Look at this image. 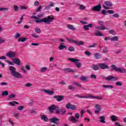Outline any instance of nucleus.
Returning <instances> with one entry per match:
<instances>
[{"label":"nucleus","mask_w":126,"mask_h":126,"mask_svg":"<svg viewBox=\"0 0 126 126\" xmlns=\"http://www.w3.org/2000/svg\"><path fill=\"white\" fill-rule=\"evenodd\" d=\"M53 20H55V17L53 15L48 16L47 17L44 18L42 19L35 20L36 23H46V24H51V22H53Z\"/></svg>","instance_id":"f257e3e1"},{"label":"nucleus","mask_w":126,"mask_h":126,"mask_svg":"<svg viewBox=\"0 0 126 126\" xmlns=\"http://www.w3.org/2000/svg\"><path fill=\"white\" fill-rule=\"evenodd\" d=\"M9 69L11 71V75L15 78H22L23 77L21 73L16 71V68L14 66H9Z\"/></svg>","instance_id":"f03ea898"},{"label":"nucleus","mask_w":126,"mask_h":126,"mask_svg":"<svg viewBox=\"0 0 126 126\" xmlns=\"http://www.w3.org/2000/svg\"><path fill=\"white\" fill-rule=\"evenodd\" d=\"M75 97H78V98H85V99H90V98H92V99H96V100H103V97L102 96H95L92 95H90L87 96H83L80 95L76 94L74 95Z\"/></svg>","instance_id":"7ed1b4c3"},{"label":"nucleus","mask_w":126,"mask_h":126,"mask_svg":"<svg viewBox=\"0 0 126 126\" xmlns=\"http://www.w3.org/2000/svg\"><path fill=\"white\" fill-rule=\"evenodd\" d=\"M68 121H70V122H71L73 124H77V123L79 122V114L76 113L75 114V117L74 116H70L68 118Z\"/></svg>","instance_id":"20e7f679"},{"label":"nucleus","mask_w":126,"mask_h":126,"mask_svg":"<svg viewBox=\"0 0 126 126\" xmlns=\"http://www.w3.org/2000/svg\"><path fill=\"white\" fill-rule=\"evenodd\" d=\"M104 5H102V7L104 9H110V7L113 6V3L110 1H105L104 2Z\"/></svg>","instance_id":"39448f33"},{"label":"nucleus","mask_w":126,"mask_h":126,"mask_svg":"<svg viewBox=\"0 0 126 126\" xmlns=\"http://www.w3.org/2000/svg\"><path fill=\"white\" fill-rule=\"evenodd\" d=\"M69 61H70V62H72V63H74L76 64L77 67L78 68H80L81 67V65H82V64L80 63H78L79 62V59H76L74 58H69L68 59Z\"/></svg>","instance_id":"423d86ee"},{"label":"nucleus","mask_w":126,"mask_h":126,"mask_svg":"<svg viewBox=\"0 0 126 126\" xmlns=\"http://www.w3.org/2000/svg\"><path fill=\"white\" fill-rule=\"evenodd\" d=\"M6 56L8 57V58H11L13 59V58H16L17 57V55H16V53L10 51L8 53H6Z\"/></svg>","instance_id":"0eeeda50"},{"label":"nucleus","mask_w":126,"mask_h":126,"mask_svg":"<svg viewBox=\"0 0 126 126\" xmlns=\"http://www.w3.org/2000/svg\"><path fill=\"white\" fill-rule=\"evenodd\" d=\"M66 109H70L71 110H74L77 109V106L74 104H71L70 103H68L66 104Z\"/></svg>","instance_id":"6e6552de"},{"label":"nucleus","mask_w":126,"mask_h":126,"mask_svg":"<svg viewBox=\"0 0 126 126\" xmlns=\"http://www.w3.org/2000/svg\"><path fill=\"white\" fill-rule=\"evenodd\" d=\"M60 119L57 117H53L50 119V123H52L53 124H55V125H59L60 124Z\"/></svg>","instance_id":"1a4fd4ad"},{"label":"nucleus","mask_w":126,"mask_h":126,"mask_svg":"<svg viewBox=\"0 0 126 126\" xmlns=\"http://www.w3.org/2000/svg\"><path fill=\"white\" fill-rule=\"evenodd\" d=\"M101 8H102V6H101V4H99L97 5L94 6L92 8V11L99 12L101 11Z\"/></svg>","instance_id":"9d476101"},{"label":"nucleus","mask_w":126,"mask_h":126,"mask_svg":"<svg viewBox=\"0 0 126 126\" xmlns=\"http://www.w3.org/2000/svg\"><path fill=\"white\" fill-rule=\"evenodd\" d=\"M119 79L118 77L114 76H108L105 78V80L107 81L112 80V81H117Z\"/></svg>","instance_id":"9b49d317"},{"label":"nucleus","mask_w":126,"mask_h":126,"mask_svg":"<svg viewBox=\"0 0 126 126\" xmlns=\"http://www.w3.org/2000/svg\"><path fill=\"white\" fill-rule=\"evenodd\" d=\"M58 108V106L53 104L48 108V110L50 113L53 114L54 113V110H56Z\"/></svg>","instance_id":"f8f14e48"},{"label":"nucleus","mask_w":126,"mask_h":126,"mask_svg":"<svg viewBox=\"0 0 126 126\" xmlns=\"http://www.w3.org/2000/svg\"><path fill=\"white\" fill-rule=\"evenodd\" d=\"M53 98L56 99L58 102H61L64 99V96L63 95H55Z\"/></svg>","instance_id":"ddd939ff"},{"label":"nucleus","mask_w":126,"mask_h":126,"mask_svg":"<svg viewBox=\"0 0 126 126\" xmlns=\"http://www.w3.org/2000/svg\"><path fill=\"white\" fill-rule=\"evenodd\" d=\"M98 65L101 69H109V65H106L104 63H98Z\"/></svg>","instance_id":"4468645a"},{"label":"nucleus","mask_w":126,"mask_h":126,"mask_svg":"<svg viewBox=\"0 0 126 126\" xmlns=\"http://www.w3.org/2000/svg\"><path fill=\"white\" fill-rule=\"evenodd\" d=\"M95 108L96 109V110L94 111L95 114H99L102 110V107L98 104H95Z\"/></svg>","instance_id":"2eb2a0df"},{"label":"nucleus","mask_w":126,"mask_h":126,"mask_svg":"<svg viewBox=\"0 0 126 126\" xmlns=\"http://www.w3.org/2000/svg\"><path fill=\"white\" fill-rule=\"evenodd\" d=\"M12 61L13 63L17 64V65H20V59L15 58L12 59Z\"/></svg>","instance_id":"dca6fc26"},{"label":"nucleus","mask_w":126,"mask_h":126,"mask_svg":"<svg viewBox=\"0 0 126 126\" xmlns=\"http://www.w3.org/2000/svg\"><path fill=\"white\" fill-rule=\"evenodd\" d=\"M93 27V24H90L89 25L84 26V29L85 31H89L90 28H92Z\"/></svg>","instance_id":"f3484780"},{"label":"nucleus","mask_w":126,"mask_h":126,"mask_svg":"<svg viewBox=\"0 0 126 126\" xmlns=\"http://www.w3.org/2000/svg\"><path fill=\"white\" fill-rule=\"evenodd\" d=\"M117 72H120V73H126V69L123 67L118 68V69H117Z\"/></svg>","instance_id":"a211bd4d"},{"label":"nucleus","mask_w":126,"mask_h":126,"mask_svg":"<svg viewBox=\"0 0 126 126\" xmlns=\"http://www.w3.org/2000/svg\"><path fill=\"white\" fill-rule=\"evenodd\" d=\"M99 120V122L100 123H102V124H106V121H105V120H106V118H105V117L100 116Z\"/></svg>","instance_id":"6ab92c4d"},{"label":"nucleus","mask_w":126,"mask_h":126,"mask_svg":"<svg viewBox=\"0 0 126 126\" xmlns=\"http://www.w3.org/2000/svg\"><path fill=\"white\" fill-rule=\"evenodd\" d=\"M94 58H95L96 60H99L101 58V55L99 53H94Z\"/></svg>","instance_id":"aec40b11"},{"label":"nucleus","mask_w":126,"mask_h":126,"mask_svg":"<svg viewBox=\"0 0 126 126\" xmlns=\"http://www.w3.org/2000/svg\"><path fill=\"white\" fill-rule=\"evenodd\" d=\"M80 78L81 81H86V82L88 81V77L87 76H81Z\"/></svg>","instance_id":"412c9836"},{"label":"nucleus","mask_w":126,"mask_h":126,"mask_svg":"<svg viewBox=\"0 0 126 126\" xmlns=\"http://www.w3.org/2000/svg\"><path fill=\"white\" fill-rule=\"evenodd\" d=\"M91 68L93 69V70H98L99 69V66L97 64H93L91 66Z\"/></svg>","instance_id":"4be33fe9"},{"label":"nucleus","mask_w":126,"mask_h":126,"mask_svg":"<svg viewBox=\"0 0 126 126\" xmlns=\"http://www.w3.org/2000/svg\"><path fill=\"white\" fill-rule=\"evenodd\" d=\"M94 35H95V36H104V35L102 34V33H101L100 31H95L94 32Z\"/></svg>","instance_id":"5701e85b"},{"label":"nucleus","mask_w":126,"mask_h":126,"mask_svg":"<svg viewBox=\"0 0 126 126\" xmlns=\"http://www.w3.org/2000/svg\"><path fill=\"white\" fill-rule=\"evenodd\" d=\"M67 28L73 31L76 30V29L72 25H67Z\"/></svg>","instance_id":"b1692460"},{"label":"nucleus","mask_w":126,"mask_h":126,"mask_svg":"<svg viewBox=\"0 0 126 126\" xmlns=\"http://www.w3.org/2000/svg\"><path fill=\"white\" fill-rule=\"evenodd\" d=\"M96 29H97L98 30H106V27H105L104 26H98L95 27Z\"/></svg>","instance_id":"393cba45"},{"label":"nucleus","mask_w":126,"mask_h":126,"mask_svg":"<svg viewBox=\"0 0 126 126\" xmlns=\"http://www.w3.org/2000/svg\"><path fill=\"white\" fill-rule=\"evenodd\" d=\"M41 120L44 121V122H48L49 121V118L47 117V116L45 115H42V117H41Z\"/></svg>","instance_id":"a878e982"},{"label":"nucleus","mask_w":126,"mask_h":126,"mask_svg":"<svg viewBox=\"0 0 126 126\" xmlns=\"http://www.w3.org/2000/svg\"><path fill=\"white\" fill-rule=\"evenodd\" d=\"M66 112V110H65V108L63 107L60 109V113H62V115L63 116Z\"/></svg>","instance_id":"bb28decb"},{"label":"nucleus","mask_w":126,"mask_h":126,"mask_svg":"<svg viewBox=\"0 0 126 126\" xmlns=\"http://www.w3.org/2000/svg\"><path fill=\"white\" fill-rule=\"evenodd\" d=\"M111 66L112 67L111 70H115V71H116L117 72L118 68L117 66H116V65H112Z\"/></svg>","instance_id":"cd10ccee"},{"label":"nucleus","mask_w":126,"mask_h":126,"mask_svg":"<svg viewBox=\"0 0 126 126\" xmlns=\"http://www.w3.org/2000/svg\"><path fill=\"white\" fill-rule=\"evenodd\" d=\"M111 121H112V122H117V121H118V117L112 115L111 116Z\"/></svg>","instance_id":"c85d7f7f"},{"label":"nucleus","mask_w":126,"mask_h":126,"mask_svg":"<svg viewBox=\"0 0 126 126\" xmlns=\"http://www.w3.org/2000/svg\"><path fill=\"white\" fill-rule=\"evenodd\" d=\"M34 31H35V32L36 33H37L38 34H40V33L42 32V31H41V29L37 27V28H35L34 29Z\"/></svg>","instance_id":"c756f323"},{"label":"nucleus","mask_w":126,"mask_h":126,"mask_svg":"<svg viewBox=\"0 0 126 126\" xmlns=\"http://www.w3.org/2000/svg\"><path fill=\"white\" fill-rule=\"evenodd\" d=\"M65 71L66 72H74V70L71 69L70 68H67L64 69Z\"/></svg>","instance_id":"7c9ffc66"},{"label":"nucleus","mask_w":126,"mask_h":126,"mask_svg":"<svg viewBox=\"0 0 126 126\" xmlns=\"http://www.w3.org/2000/svg\"><path fill=\"white\" fill-rule=\"evenodd\" d=\"M73 84H74V85H75L76 86H77L78 87H80L81 88H82V86H81V84L78 83L77 82H73Z\"/></svg>","instance_id":"2f4dec72"},{"label":"nucleus","mask_w":126,"mask_h":126,"mask_svg":"<svg viewBox=\"0 0 126 126\" xmlns=\"http://www.w3.org/2000/svg\"><path fill=\"white\" fill-rule=\"evenodd\" d=\"M63 49H67L66 46L65 45H60L59 46V49L60 50V51L63 50Z\"/></svg>","instance_id":"473e14b6"},{"label":"nucleus","mask_w":126,"mask_h":126,"mask_svg":"<svg viewBox=\"0 0 126 126\" xmlns=\"http://www.w3.org/2000/svg\"><path fill=\"white\" fill-rule=\"evenodd\" d=\"M76 44L78 46H81L84 45V42L82 41H76Z\"/></svg>","instance_id":"72a5a7b5"},{"label":"nucleus","mask_w":126,"mask_h":126,"mask_svg":"<svg viewBox=\"0 0 126 126\" xmlns=\"http://www.w3.org/2000/svg\"><path fill=\"white\" fill-rule=\"evenodd\" d=\"M110 40H111V41H119V37L117 36H113L110 38Z\"/></svg>","instance_id":"f704fd0d"},{"label":"nucleus","mask_w":126,"mask_h":126,"mask_svg":"<svg viewBox=\"0 0 126 126\" xmlns=\"http://www.w3.org/2000/svg\"><path fill=\"white\" fill-rule=\"evenodd\" d=\"M102 87L104 88H113L114 86L112 85H102Z\"/></svg>","instance_id":"c9c22d12"},{"label":"nucleus","mask_w":126,"mask_h":126,"mask_svg":"<svg viewBox=\"0 0 126 126\" xmlns=\"http://www.w3.org/2000/svg\"><path fill=\"white\" fill-rule=\"evenodd\" d=\"M44 92L49 95H53L54 94V92H53V91H50L49 90H45Z\"/></svg>","instance_id":"e433bc0d"},{"label":"nucleus","mask_w":126,"mask_h":126,"mask_svg":"<svg viewBox=\"0 0 126 126\" xmlns=\"http://www.w3.org/2000/svg\"><path fill=\"white\" fill-rule=\"evenodd\" d=\"M66 40H67V41H68V42H69V43H74V44H76V40H73V39H69V38H66Z\"/></svg>","instance_id":"4c0bfd02"},{"label":"nucleus","mask_w":126,"mask_h":126,"mask_svg":"<svg viewBox=\"0 0 126 126\" xmlns=\"http://www.w3.org/2000/svg\"><path fill=\"white\" fill-rule=\"evenodd\" d=\"M68 51H69V52H74L75 51V48H74L72 46H70L68 48Z\"/></svg>","instance_id":"58836bf2"},{"label":"nucleus","mask_w":126,"mask_h":126,"mask_svg":"<svg viewBox=\"0 0 126 126\" xmlns=\"http://www.w3.org/2000/svg\"><path fill=\"white\" fill-rule=\"evenodd\" d=\"M8 95V91H5L2 92V96H7Z\"/></svg>","instance_id":"ea45409f"},{"label":"nucleus","mask_w":126,"mask_h":126,"mask_svg":"<svg viewBox=\"0 0 126 126\" xmlns=\"http://www.w3.org/2000/svg\"><path fill=\"white\" fill-rule=\"evenodd\" d=\"M26 40H27V38H25V37H23L22 38H19L18 39L19 42H25V41H26Z\"/></svg>","instance_id":"a19ab883"},{"label":"nucleus","mask_w":126,"mask_h":126,"mask_svg":"<svg viewBox=\"0 0 126 126\" xmlns=\"http://www.w3.org/2000/svg\"><path fill=\"white\" fill-rule=\"evenodd\" d=\"M68 88L69 90H75V88L74 87H73V86H72V85L68 86Z\"/></svg>","instance_id":"79ce46f5"},{"label":"nucleus","mask_w":126,"mask_h":126,"mask_svg":"<svg viewBox=\"0 0 126 126\" xmlns=\"http://www.w3.org/2000/svg\"><path fill=\"white\" fill-rule=\"evenodd\" d=\"M104 54H106V53H108L109 52V50H108V48L106 47H104L103 50H102Z\"/></svg>","instance_id":"37998d69"},{"label":"nucleus","mask_w":126,"mask_h":126,"mask_svg":"<svg viewBox=\"0 0 126 126\" xmlns=\"http://www.w3.org/2000/svg\"><path fill=\"white\" fill-rule=\"evenodd\" d=\"M16 95L14 94H11V95H8V99H12V98H15Z\"/></svg>","instance_id":"c03bdc74"},{"label":"nucleus","mask_w":126,"mask_h":126,"mask_svg":"<svg viewBox=\"0 0 126 126\" xmlns=\"http://www.w3.org/2000/svg\"><path fill=\"white\" fill-rule=\"evenodd\" d=\"M115 85H116V86H122V85H123V83H122V82H116Z\"/></svg>","instance_id":"a18cd8bd"},{"label":"nucleus","mask_w":126,"mask_h":126,"mask_svg":"<svg viewBox=\"0 0 126 126\" xmlns=\"http://www.w3.org/2000/svg\"><path fill=\"white\" fill-rule=\"evenodd\" d=\"M17 109H18V111H22V110H23V109H24V106H18Z\"/></svg>","instance_id":"49530a36"},{"label":"nucleus","mask_w":126,"mask_h":126,"mask_svg":"<svg viewBox=\"0 0 126 126\" xmlns=\"http://www.w3.org/2000/svg\"><path fill=\"white\" fill-rule=\"evenodd\" d=\"M86 8V7H85V6H84L83 5H80V9L81 10H84Z\"/></svg>","instance_id":"de8ad7c7"},{"label":"nucleus","mask_w":126,"mask_h":126,"mask_svg":"<svg viewBox=\"0 0 126 126\" xmlns=\"http://www.w3.org/2000/svg\"><path fill=\"white\" fill-rule=\"evenodd\" d=\"M47 69V67H43L41 69V72H45V71H46Z\"/></svg>","instance_id":"09e8293b"},{"label":"nucleus","mask_w":126,"mask_h":126,"mask_svg":"<svg viewBox=\"0 0 126 126\" xmlns=\"http://www.w3.org/2000/svg\"><path fill=\"white\" fill-rule=\"evenodd\" d=\"M32 37H33V38H39V35H37V34L33 33L32 34Z\"/></svg>","instance_id":"8fccbe9b"},{"label":"nucleus","mask_w":126,"mask_h":126,"mask_svg":"<svg viewBox=\"0 0 126 126\" xmlns=\"http://www.w3.org/2000/svg\"><path fill=\"white\" fill-rule=\"evenodd\" d=\"M96 46H98V44L94 43L93 45L89 46V48H94V47H96Z\"/></svg>","instance_id":"3c124183"},{"label":"nucleus","mask_w":126,"mask_h":126,"mask_svg":"<svg viewBox=\"0 0 126 126\" xmlns=\"http://www.w3.org/2000/svg\"><path fill=\"white\" fill-rule=\"evenodd\" d=\"M107 13H109V14H114V13H115V11L113 10H109L107 11Z\"/></svg>","instance_id":"603ef678"},{"label":"nucleus","mask_w":126,"mask_h":126,"mask_svg":"<svg viewBox=\"0 0 126 126\" xmlns=\"http://www.w3.org/2000/svg\"><path fill=\"white\" fill-rule=\"evenodd\" d=\"M40 5V3L39 2V1H35L34 2V5L35 6H39V5Z\"/></svg>","instance_id":"864d4df0"},{"label":"nucleus","mask_w":126,"mask_h":126,"mask_svg":"<svg viewBox=\"0 0 126 126\" xmlns=\"http://www.w3.org/2000/svg\"><path fill=\"white\" fill-rule=\"evenodd\" d=\"M112 16H113L115 18H119V17H120V15H119V14H118V13H116V14L112 15Z\"/></svg>","instance_id":"5fc2aeb1"},{"label":"nucleus","mask_w":126,"mask_h":126,"mask_svg":"<svg viewBox=\"0 0 126 126\" xmlns=\"http://www.w3.org/2000/svg\"><path fill=\"white\" fill-rule=\"evenodd\" d=\"M19 37H20V33H16L15 36H14V38L15 39H17L18 38H19Z\"/></svg>","instance_id":"6e6d98bb"},{"label":"nucleus","mask_w":126,"mask_h":126,"mask_svg":"<svg viewBox=\"0 0 126 126\" xmlns=\"http://www.w3.org/2000/svg\"><path fill=\"white\" fill-rule=\"evenodd\" d=\"M5 10H8V9L7 8H3V7L0 8V11H4Z\"/></svg>","instance_id":"4d7b16f0"},{"label":"nucleus","mask_w":126,"mask_h":126,"mask_svg":"<svg viewBox=\"0 0 126 126\" xmlns=\"http://www.w3.org/2000/svg\"><path fill=\"white\" fill-rule=\"evenodd\" d=\"M56 114H58V115H60L61 114V110H60V108H59V106H58V108H56Z\"/></svg>","instance_id":"13d9d810"},{"label":"nucleus","mask_w":126,"mask_h":126,"mask_svg":"<svg viewBox=\"0 0 126 126\" xmlns=\"http://www.w3.org/2000/svg\"><path fill=\"white\" fill-rule=\"evenodd\" d=\"M91 78H93L94 79H96V78H97V77L96 76V75H95V74H91Z\"/></svg>","instance_id":"bf43d9fd"},{"label":"nucleus","mask_w":126,"mask_h":126,"mask_svg":"<svg viewBox=\"0 0 126 126\" xmlns=\"http://www.w3.org/2000/svg\"><path fill=\"white\" fill-rule=\"evenodd\" d=\"M109 33L110 34H112V35H115V31L113 30H111L109 31Z\"/></svg>","instance_id":"052dcab7"},{"label":"nucleus","mask_w":126,"mask_h":126,"mask_svg":"<svg viewBox=\"0 0 126 126\" xmlns=\"http://www.w3.org/2000/svg\"><path fill=\"white\" fill-rule=\"evenodd\" d=\"M101 13H102V14H103V15H106V13H108V11H106L105 10H102Z\"/></svg>","instance_id":"680f3d73"},{"label":"nucleus","mask_w":126,"mask_h":126,"mask_svg":"<svg viewBox=\"0 0 126 126\" xmlns=\"http://www.w3.org/2000/svg\"><path fill=\"white\" fill-rule=\"evenodd\" d=\"M14 9L15 11H17L18 10V6L14 5Z\"/></svg>","instance_id":"e2e57ef3"},{"label":"nucleus","mask_w":126,"mask_h":126,"mask_svg":"<svg viewBox=\"0 0 126 126\" xmlns=\"http://www.w3.org/2000/svg\"><path fill=\"white\" fill-rule=\"evenodd\" d=\"M4 42H5V39L4 38H0V44H1V43H4Z\"/></svg>","instance_id":"0e129e2a"},{"label":"nucleus","mask_w":126,"mask_h":126,"mask_svg":"<svg viewBox=\"0 0 126 126\" xmlns=\"http://www.w3.org/2000/svg\"><path fill=\"white\" fill-rule=\"evenodd\" d=\"M25 67L26 69H27V70H29L30 69V66L29 65H26Z\"/></svg>","instance_id":"69168bd1"},{"label":"nucleus","mask_w":126,"mask_h":126,"mask_svg":"<svg viewBox=\"0 0 126 126\" xmlns=\"http://www.w3.org/2000/svg\"><path fill=\"white\" fill-rule=\"evenodd\" d=\"M85 54L87 56H91V53H90L89 51H86L85 52Z\"/></svg>","instance_id":"338daca9"},{"label":"nucleus","mask_w":126,"mask_h":126,"mask_svg":"<svg viewBox=\"0 0 126 126\" xmlns=\"http://www.w3.org/2000/svg\"><path fill=\"white\" fill-rule=\"evenodd\" d=\"M0 85H7V83L5 82H3L0 84Z\"/></svg>","instance_id":"774afa93"}]
</instances>
